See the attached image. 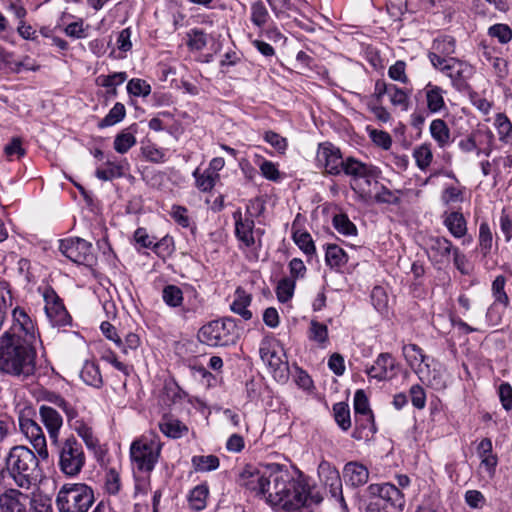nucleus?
Here are the masks:
<instances>
[{
    "label": "nucleus",
    "mask_w": 512,
    "mask_h": 512,
    "mask_svg": "<svg viewBox=\"0 0 512 512\" xmlns=\"http://www.w3.org/2000/svg\"><path fill=\"white\" fill-rule=\"evenodd\" d=\"M236 324L231 318L210 321L198 332V339L211 347H223L233 344L236 339Z\"/></svg>",
    "instance_id": "nucleus-7"
},
{
    "label": "nucleus",
    "mask_w": 512,
    "mask_h": 512,
    "mask_svg": "<svg viewBox=\"0 0 512 512\" xmlns=\"http://www.w3.org/2000/svg\"><path fill=\"white\" fill-rule=\"evenodd\" d=\"M51 445L56 450L59 470L67 477L78 476L86 463L82 444L74 436H69Z\"/></svg>",
    "instance_id": "nucleus-5"
},
{
    "label": "nucleus",
    "mask_w": 512,
    "mask_h": 512,
    "mask_svg": "<svg viewBox=\"0 0 512 512\" xmlns=\"http://www.w3.org/2000/svg\"><path fill=\"white\" fill-rule=\"evenodd\" d=\"M355 426L353 437L356 439L369 438L377 431L373 413L355 416Z\"/></svg>",
    "instance_id": "nucleus-24"
},
{
    "label": "nucleus",
    "mask_w": 512,
    "mask_h": 512,
    "mask_svg": "<svg viewBox=\"0 0 512 512\" xmlns=\"http://www.w3.org/2000/svg\"><path fill=\"white\" fill-rule=\"evenodd\" d=\"M317 161L324 167L325 173L332 176L342 174L345 159L340 149L329 142L319 144Z\"/></svg>",
    "instance_id": "nucleus-9"
},
{
    "label": "nucleus",
    "mask_w": 512,
    "mask_h": 512,
    "mask_svg": "<svg viewBox=\"0 0 512 512\" xmlns=\"http://www.w3.org/2000/svg\"><path fill=\"white\" fill-rule=\"evenodd\" d=\"M406 63L404 61H396L392 66L388 69L389 77L394 80L406 84L408 82V77L405 73Z\"/></svg>",
    "instance_id": "nucleus-56"
},
{
    "label": "nucleus",
    "mask_w": 512,
    "mask_h": 512,
    "mask_svg": "<svg viewBox=\"0 0 512 512\" xmlns=\"http://www.w3.org/2000/svg\"><path fill=\"white\" fill-rule=\"evenodd\" d=\"M209 494L208 485L202 483L194 487L189 494L190 507L195 511H201L206 507V500Z\"/></svg>",
    "instance_id": "nucleus-30"
},
{
    "label": "nucleus",
    "mask_w": 512,
    "mask_h": 512,
    "mask_svg": "<svg viewBox=\"0 0 512 512\" xmlns=\"http://www.w3.org/2000/svg\"><path fill=\"white\" fill-rule=\"evenodd\" d=\"M136 144V138L127 130H123L119 134L116 135L114 139V149L120 153H126L131 147Z\"/></svg>",
    "instance_id": "nucleus-43"
},
{
    "label": "nucleus",
    "mask_w": 512,
    "mask_h": 512,
    "mask_svg": "<svg viewBox=\"0 0 512 512\" xmlns=\"http://www.w3.org/2000/svg\"><path fill=\"white\" fill-rule=\"evenodd\" d=\"M491 37L497 38L501 44H506L512 39V29L507 24H495L488 29Z\"/></svg>",
    "instance_id": "nucleus-48"
},
{
    "label": "nucleus",
    "mask_w": 512,
    "mask_h": 512,
    "mask_svg": "<svg viewBox=\"0 0 512 512\" xmlns=\"http://www.w3.org/2000/svg\"><path fill=\"white\" fill-rule=\"evenodd\" d=\"M310 339L314 340L320 344L326 343L328 339V328L325 324L317 322L315 320L311 321L310 324Z\"/></svg>",
    "instance_id": "nucleus-55"
},
{
    "label": "nucleus",
    "mask_w": 512,
    "mask_h": 512,
    "mask_svg": "<svg viewBox=\"0 0 512 512\" xmlns=\"http://www.w3.org/2000/svg\"><path fill=\"white\" fill-rule=\"evenodd\" d=\"M126 115V109L125 106L117 102L115 105L110 109L108 114L98 123L99 128H106L109 126H113L120 121L124 119Z\"/></svg>",
    "instance_id": "nucleus-36"
},
{
    "label": "nucleus",
    "mask_w": 512,
    "mask_h": 512,
    "mask_svg": "<svg viewBox=\"0 0 512 512\" xmlns=\"http://www.w3.org/2000/svg\"><path fill=\"white\" fill-rule=\"evenodd\" d=\"M19 428L32 444L37 455L26 446H13L4 457V475L11 478L19 488L29 489L40 475L39 458L47 460L49 451L45 434L35 420L21 414Z\"/></svg>",
    "instance_id": "nucleus-2"
},
{
    "label": "nucleus",
    "mask_w": 512,
    "mask_h": 512,
    "mask_svg": "<svg viewBox=\"0 0 512 512\" xmlns=\"http://www.w3.org/2000/svg\"><path fill=\"white\" fill-rule=\"evenodd\" d=\"M353 404H354L355 416L372 414V410L370 409L368 398L363 390H357L355 392Z\"/></svg>",
    "instance_id": "nucleus-53"
},
{
    "label": "nucleus",
    "mask_w": 512,
    "mask_h": 512,
    "mask_svg": "<svg viewBox=\"0 0 512 512\" xmlns=\"http://www.w3.org/2000/svg\"><path fill=\"white\" fill-rule=\"evenodd\" d=\"M39 415L41 422L48 431L51 443L59 439V432L63 425V418L60 413L49 405L43 404L39 407Z\"/></svg>",
    "instance_id": "nucleus-14"
},
{
    "label": "nucleus",
    "mask_w": 512,
    "mask_h": 512,
    "mask_svg": "<svg viewBox=\"0 0 512 512\" xmlns=\"http://www.w3.org/2000/svg\"><path fill=\"white\" fill-rule=\"evenodd\" d=\"M23 64L13 59V54L3 49L0 50V68L8 69L12 72H20Z\"/></svg>",
    "instance_id": "nucleus-58"
},
{
    "label": "nucleus",
    "mask_w": 512,
    "mask_h": 512,
    "mask_svg": "<svg viewBox=\"0 0 512 512\" xmlns=\"http://www.w3.org/2000/svg\"><path fill=\"white\" fill-rule=\"evenodd\" d=\"M233 219L235 220V235L239 241H241L246 247H251L255 244V238L253 235L255 223L250 217H242L240 209L233 213Z\"/></svg>",
    "instance_id": "nucleus-16"
},
{
    "label": "nucleus",
    "mask_w": 512,
    "mask_h": 512,
    "mask_svg": "<svg viewBox=\"0 0 512 512\" xmlns=\"http://www.w3.org/2000/svg\"><path fill=\"white\" fill-rule=\"evenodd\" d=\"M81 379L89 386L100 388L103 385L102 375L95 362L86 361L80 371Z\"/></svg>",
    "instance_id": "nucleus-26"
},
{
    "label": "nucleus",
    "mask_w": 512,
    "mask_h": 512,
    "mask_svg": "<svg viewBox=\"0 0 512 512\" xmlns=\"http://www.w3.org/2000/svg\"><path fill=\"white\" fill-rule=\"evenodd\" d=\"M160 431L170 438H180L187 431L188 428L181 421L177 419H165L159 423Z\"/></svg>",
    "instance_id": "nucleus-31"
},
{
    "label": "nucleus",
    "mask_w": 512,
    "mask_h": 512,
    "mask_svg": "<svg viewBox=\"0 0 512 512\" xmlns=\"http://www.w3.org/2000/svg\"><path fill=\"white\" fill-rule=\"evenodd\" d=\"M506 278L503 275H498L492 283V293L495 298V303H501L508 306L509 298L504 290Z\"/></svg>",
    "instance_id": "nucleus-45"
},
{
    "label": "nucleus",
    "mask_w": 512,
    "mask_h": 512,
    "mask_svg": "<svg viewBox=\"0 0 512 512\" xmlns=\"http://www.w3.org/2000/svg\"><path fill=\"white\" fill-rule=\"evenodd\" d=\"M293 240L295 244L307 255L312 256L316 252L314 241L310 233L304 231H296L293 233Z\"/></svg>",
    "instance_id": "nucleus-41"
},
{
    "label": "nucleus",
    "mask_w": 512,
    "mask_h": 512,
    "mask_svg": "<svg viewBox=\"0 0 512 512\" xmlns=\"http://www.w3.org/2000/svg\"><path fill=\"white\" fill-rule=\"evenodd\" d=\"M94 502V491L85 483H65L55 499L58 512H88Z\"/></svg>",
    "instance_id": "nucleus-4"
},
{
    "label": "nucleus",
    "mask_w": 512,
    "mask_h": 512,
    "mask_svg": "<svg viewBox=\"0 0 512 512\" xmlns=\"http://www.w3.org/2000/svg\"><path fill=\"white\" fill-rule=\"evenodd\" d=\"M440 510L441 501L439 496L431 493L423 498L415 512H440Z\"/></svg>",
    "instance_id": "nucleus-50"
},
{
    "label": "nucleus",
    "mask_w": 512,
    "mask_h": 512,
    "mask_svg": "<svg viewBox=\"0 0 512 512\" xmlns=\"http://www.w3.org/2000/svg\"><path fill=\"white\" fill-rule=\"evenodd\" d=\"M161 443L155 437H141L130 446V459L133 469L149 474L154 469L161 453Z\"/></svg>",
    "instance_id": "nucleus-6"
},
{
    "label": "nucleus",
    "mask_w": 512,
    "mask_h": 512,
    "mask_svg": "<svg viewBox=\"0 0 512 512\" xmlns=\"http://www.w3.org/2000/svg\"><path fill=\"white\" fill-rule=\"evenodd\" d=\"M267 2L278 18L288 16L287 12L293 9V4L290 0H267Z\"/></svg>",
    "instance_id": "nucleus-59"
},
{
    "label": "nucleus",
    "mask_w": 512,
    "mask_h": 512,
    "mask_svg": "<svg viewBox=\"0 0 512 512\" xmlns=\"http://www.w3.org/2000/svg\"><path fill=\"white\" fill-rule=\"evenodd\" d=\"M188 46L194 50H202L207 45V34L199 29H193L189 34Z\"/></svg>",
    "instance_id": "nucleus-57"
},
{
    "label": "nucleus",
    "mask_w": 512,
    "mask_h": 512,
    "mask_svg": "<svg viewBox=\"0 0 512 512\" xmlns=\"http://www.w3.org/2000/svg\"><path fill=\"white\" fill-rule=\"evenodd\" d=\"M59 249L64 256L77 264L93 266L96 263L92 244L82 238L61 240Z\"/></svg>",
    "instance_id": "nucleus-8"
},
{
    "label": "nucleus",
    "mask_w": 512,
    "mask_h": 512,
    "mask_svg": "<svg viewBox=\"0 0 512 512\" xmlns=\"http://www.w3.org/2000/svg\"><path fill=\"white\" fill-rule=\"evenodd\" d=\"M334 228L345 236H354L357 234L355 224L344 213L336 214L332 220Z\"/></svg>",
    "instance_id": "nucleus-39"
},
{
    "label": "nucleus",
    "mask_w": 512,
    "mask_h": 512,
    "mask_svg": "<svg viewBox=\"0 0 512 512\" xmlns=\"http://www.w3.org/2000/svg\"><path fill=\"white\" fill-rule=\"evenodd\" d=\"M193 176L196 181V187L202 192L211 191L215 186L216 180L219 178V175L210 171V169L200 173L198 168L193 172Z\"/></svg>",
    "instance_id": "nucleus-32"
},
{
    "label": "nucleus",
    "mask_w": 512,
    "mask_h": 512,
    "mask_svg": "<svg viewBox=\"0 0 512 512\" xmlns=\"http://www.w3.org/2000/svg\"><path fill=\"white\" fill-rule=\"evenodd\" d=\"M411 402L417 409H423L426 404V394L419 385H413L410 389Z\"/></svg>",
    "instance_id": "nucleus-61"
},
{
    "label": "nucleus",
    "mask_w": 512,
    "mask_h": 512,
    "mask_svg": "<svg viewBox=\"0 0 512 512\" xmlns=\"http://www.w3.org/2000/svg\"><path fill=\"white\" fill-rule=\"evenodd\" d=\"M295 289V282L293 279L283 278L279 281L276 294L280 302L285 303L292 298Z\"/></svg>",
    "instance_id": "nucleus-46"
},
{
    "label": "nucleus",
    "mask_w": 512,
    "mask_h": 512,
    "mask_svg": "<svg viewBox=\"0 0 512 512\" xmlns=\"http://www.w3.org/2000/svg\"><path fill=\"white\" fill-rule=\"evenodd\" d=\"M330 492L333 497L338 498L342 508L347 509V504L342 494V484L339 473L336 469H330Z\"/></svg>",
    "instance_id": "nucleus-52"
},
{
    "label": "nucleus",
    "mask_w": 512,
    "mask_h": 512,
    "mask_svg": "<svg viewBox=\"0 0 512 512\" xmlns=\"http://www.w3.org/2000/svg\"><path fill=\"white\" fill-rule=\"evenodd\" d=\"M127 79L126 72H115L110 75H100L97 78V84L106 88L121 85Z\"/></svg>",
    "instance_id": "nucleus-54"
},
{
    "label": "nucleus",
    "mask_w": 512,
    "mask_h": 512,
    "mask_svg": "<svg viewBox=\"0 0 512 512\" xmlns=\"http://www.w3.org/2000/svg\"><path fill=\"white\" fill-rule=\"evenodd\" d=\"M325 260L330 267H341L347 263L345 251L336 244H329L326 248Z\"/></svg>",
    "instance_id": "nucleus-33"
},
{
    "label": "nucleus",
    "mask_w": 512,
    "mask_h": 512,
    "mask_svg": "<svg viewBox=\"0 0 512 512\" xmlns=\"http://www.w3.org/2000/svg\"><path fill=\"white\" fill-rule=\"evenodd\" d=\"M500 229L505 235L506 241H510L512 238V217L507 213L505 209L502 210L500 215Z\"/></svg>",
    "instance_id": "nucleus-64"
},
{
    "label": "nucleus",
    "mask_w": 512,
    "mask_h": 512,
    "mask_svg": "<svg viewBox=\"0 0 512 512\" xmlns=\"http://www.w3.org/2000/svg\"><path fill=\"white\" fill-rule=\"evenodd\" d=\"M45 312L54 327H64L71 323V317L68 314L62 300L51 288L44 293Z\"/></svg>",
    "instance_id": "nucleus-10"
},
{
    "label": "nucleus",
    "mask_w": 512,
    "mask_h": 512,
    "mask_svg": "<svg viewBox=\"0 0 512 512\" xmlns=\"http://www.w3.org/2000/svg\"><path fill=\"white\" fill-rule=\"evenodd\" d=\"M21 497H24V495L17 489H4L0 493L1 512H26L25 505L20 501Z\"/></svg>",
    "instance_id": "nucleus-21"
},
{
    "label": "nucleus",
    "mask_w": 512,
    "mask_h": 512,
    "mask_svg": "<svg viewBox=\"0 0 512 512\" xmlns=\"http://www.w3.org/2000/svg\"><path fill=\"white\" fill-rule=\"evenodd\" d=\"M413 156L418 168L422 171L428 168L433 159L432 151L428 145H421L416 148L413 152Z\"/></svg>",
    "instance_id": "nucleus-44"
},
{
    "label": "nucleus",
    "mask_w": 512,
    "mask_h": 512,
    "mask_svg": "<svg viewBox=\"0 0 512 512\" xmlns=\"http://www.w3.org/2000/svg\"><path fill=\"white\" fill-rule=\"evenodd\" d=\"M495 126L499 139L506 144H512V123L503 113H498L495 118Z\"/></svg>",
    "instance_id": "nucleus-34"
},
{
    "label": "nucleus",
    "mask_w": 512,
    "mask_h": 512,
    "mask_svg": "<svg viewBox=\"0 0 512 512\" xmlns=\"http://www.w3.org/2000/svg\"><path fill=\"white\" fill-rule=\"evenodd\" d=\"M368 492L384 500L389 506L402 511L405 507V497L401 490L392 483L371 484Z\"/></svg>",
    "instance_id": "nucleus-12"
},
{
    "label": "nucleus",
    "mask_w": 512,
    "mask_h": 512,
    "mask_svg": "<svg viewBox=\"0 0 512 512\" xmlns=\"http://www.w3.org/2000/svg\"><path fill=\"white\" fill-rule=\"evenodd\" d=\"M267 481V475L261 474L259 471L248 467L244 469L238 478V484L251 491L258 492L263 495Z\"/></svg>",
    "instance_id": "nucleus-19"
},
{
    "label": "nucleus",
    "mask_w": 512,
    "mask_h": 512,
    "mask_svg": "<svg viewBox=\"0 0 512 512\" xmlns=\"http://www.w3.org/2000/svg\"><path fill=\"white\" fill-rule=\"evenodd\" d=\"M252 302V295L248 293L244 288L237 287L234 292V299L230 304V309L240 315L244 320H250L252 318V312L248 309Z\"/></svg>",
    "instance_id": "nucleus-23"
},
{
    "label": "nucleus",
    "mask_w": 512,
    "mask_h": 512,
    "mask_svg": "<svg viewBox=\"0 0 512 512\" xmlns=\"http://www.w3.org/2000/svg\"><path fill=\"white\" fill-rule=\"evenodd\" d=\"M12 318V325L0 337V372L26 381L37 371L35 325L20 307L13 310Z\"/></svg>",
    "instance_id": "nucleus-1"
},
{
    "label": "nucleus",
    "mask_w": 512,
    "mask_h": 512,
    "mask_svg": "<svg viewBox=\"0 0 512 512\" xmlns=\"http://www.w3.org/2000/svg\"><path fill=\"white\" fill-rule=\"evenodd\" d=\"M263 495L271 506L288 512H313L312 505L322 501L318 494H311L304 480L295 478L279 465L269 471Z\"/></svg>",
    "instance_id": "nucleus-3"
},
{
    "label": "nucleus",
    "mask_w": 512,
    "mask_h": 512,
    "mask_svg": "<svg viewBox=\"0 0 512 512\" xmlns=\"http://www.w3.org/2000/svg\"><path fill=\"white\" fill-rule=\"evenodd\" d=\"M219 464V458L215 455H197L192 457V465L196 471H213L219 467Z\"/></svg>",
    "instance_id": "nucleus-35"
},
{
    "label": "nucleus",
    "mask_w": 512,
    "mask_h": 512,
    "mask_svg": "<svg viewBox=\"0 0 512 512\" xmlns=\"http://www.w3.org/2000/svg\"><path fill=\"white\" fill-rule=\"evenodd\" d=\"M388 97L392 105L400 107L403 111L408 109L409 95L404 89L397 87L395 84H390Z\"/></svg>",
    "instance_id": "nucleus-40"
},
{
    "label": "nucleus",
    "mask_w": 512,
    "mask_h": 512,
    "mask_svg": "<svg viewBox=\"0 0 512 512\" xmlns=\"http://www.w3.org/2000/svg\"><path fill=\"white\" fill-rule=\"evenodd\" d=\"M342 173L351 177L353 180L370 179L376 175L374 166L363 163L354 157L345 158Z\"/></svg>",
    "instance_id": "nucleus-17"
},
{
    "label": "nucleus",
    "mask_w": 512,
    "mask_h": 512,
    "mask_svg": "<svg viewBox=\"0 0 512 512\" xmlns=\"http://www.w3.org/2000/svg\"><path fill=\"white\" fill-rule=\"evenodd\" d=\"M443 224L455 238H462L467 234V221L459 211L445 212Z\"/></svg>",
    "instance_id": "nucleus-22"
},
{
    "label": "nucleus",
    "mask_w": 512,
    "mask_h": 512,
    "mask_svg": "<svg viewBox=\"0 0 512 512\" xmlns=\"http://www.w3.org/2000/svg\"><path fill=\"white\" fill-rule=\"evenodd\" d=\"M400 191L393 192L386 186L382 185L380 190L375 194L374 200L377 203L398 205L401 202Z\"/></svg>",
    "instance_id": "nucleus-51"
},
{
    "label": "nucleus",
    "mask_w": 512,
    "mask_h": 512,
    "mask_svg": "<svg viewBox=\"0 0 512 512\" xmlns=\"http://www.w3.org/2000/svg\"><path fill=\"white\" fill-rule=\"evenodd\" d=\"M429 257L436 263H444L449 260L451 253H454L456 247L446 237L431 236L427 240Z\"/></svg>",
    "instance_id": "nucleus-15"
},
{
    "label": "nucleus",
    "mask_w": 512,
    "mask_h": 512,
    "mask_svg": "<svg viewBox=\"0 0 512 512\" xmlns=\"http://www.w3.org/2000/svg\"><path fill=\"white\" fill-rule=\"evenodd\" d=\"M127 91L136 97H146L151 93V86L145 80L134 78L128 82Z\"/></svg>",
    "instance_id": "nucleus-47"
},
{
    "label": "nucleus",
    "mask_w": 512,
    "mask_h": 512,
    "mask_svg": "<svg viewBox=\"0 0 512 512\" xmlns=\"http://www.w3.org/2000/svg\"><path fill=\"white\" fill-rule=\"evenodd\" d=\"M448 62L450 65L444 67V74L451 79L452 85L458 91H464L468 89L469 85L467 80L473 74V67L463 61L456 58H449Z\"/></svg>",
    "instance_id": "nucleus-11"
},
{
    "label": "nucleus",
    "mask_w": 512,
    "mask_h": 512,
    "mask_svg": "<svg viewBox=\"0 0 512 512\" xmlns=\"http://www.w3.org/2000/svg\"><path fill=\"white\" fill-rule=\"evenodd\" d=\"M429 130L432 138L436 141L440 148H444L450 144V129L444 120H433L430 124Z\"/></svg>",
    "instance_id": "nucleus-25"
},
{
    "label": "nucleus",
    "mask_w": 512,
    "mask_h": 512,
    "mask_svg": "<svg viewBox=\"0 0 512 512\" xmlns=\"http://www.w3.org/2000/svg\"><path fill=\"white\" fill-rule=\"evenodd\" d=\"M162 300L170 308H180L184 302L182 289L174 284H168L162 289Z\"/></svg>",
    "instance_id": "nucleus-29"
},
{
    "label": "nucleus",
    "mask_w": 512,
    "mask_h": 512,
    "mask_svg": "<svg viewBox=\"0 0 512 512\" xmlns=\"http://www.w3.org/2000/svg\"><path fill=\"white\" fill-rule=\"evenodd\" d=\"M499 398L505 410L512 409V386L509 383H502L499 386Z\"/></svg>",
    "instance_id": "nucleus-62"
},
{
    "label": "nucleus",
    "mask_w": 512,
    "mask_h": 512,
    "mask_svg": "<svg viewBox=\"0 0 512 512\" xmlns=\"http://www.w3.org/2000/svg\"><path fill=\"white\" fill-rule=\"evenodd\" d=\"M187 209L183 206L174 205L172 207V218L182 227L186 228L190 225V219L187 215Z\"/></svg>",
    "instance_id": "nucleus-63"
},
{
    "label": "nucleus",
    "mask_w": 512,
    "mask_h": 512,
    "mask_svg": "<svg viewBox=\"0 0 512 512\" xmlns=\"http://www.w3.org/2000/svg\"><path fill=\"white\" fill-rule=\"evenodd\" d=\"M396 360L390 353H380L374 364L366 369L369 377L378 381L392 379L396 375Z\"/></svg>",
    "instance_id": "nucleus-13"
},
{
    "label": "nucleus",
    "mask_w": 512,
    "mask_h": 512,
    "mask_svg": "<svg viewBox=\"0 0 512 512\" xmlns=\"http://www.w3.org/2000/svg\"><path fill=\"white\" fill-rule=\"evenodd\" d=\"M264 139L279 152H284L287 148L286 138L280 136L276 132L267 131L264 135Z\"/></svg>",
    "instance_id": "nucleus-60"
},
{
    "label": "nucleus",
    "mask_w": 512,
    "mask_h": 512,
    "mask_svg": "<svg viewBox=\"0 0 512 512\" xmlns=\"http://www.w3.org/2000/svg\"><path fill=\"white\" fill-rule=\"evenodd\" d=\"M344 479L354 488L365 485L369 479V471L366 466L358 462H348L343 469Z\"/></svg>",
    "instance_id": "nucleus-20"
},
{
    "label": "nucleus",
    "mask_w": 512,
    "mask_h": 512,
    "mask_svg": "<svg viewBox=\"0 0 512 512\" xmlns=\"http://www.w3.org/2000/svg\"><path fill=\"white\" fill-rule=\"evenodd\" d=\"M427 108L431 113H437L445 106L443 90L439 86L428 84L425 88Z\"/></svg>",
    "instance_id": "nucleus-27"
},
{
    "label": "nucleus",
    "mask_w": 512,
    "mask_h": 512,
    "mask_svg": "<svg viewBox=\"0 0 512 512\" xmlns=\"http://www.w3.org/2000/svg\"><path fill=\"white\" fill-rule=\"evenodd\" d=\"M260 356L274 374V378L285 380L288 374V364L283 361L282 356L270 348H260Z\"/></svg>",
    "instance_id": "nucleus-18"
},
{
    "label": "nucleus",
    "mask_w": 512,
    "mask_h": 512,
    "mask_svg": "<svg viewBox=\"0 0 512 512\" xmlns=\"http://www.w3.org/2000/svg\"><path fill=\"white\" fill-rule=\"evenodd\" d=\"M402 350L405 358L411 366L415 363H423L427 359L423 350L416 344L404 345Z\"/></svg>",
    "instance_id": "nucleus-49"
},
{
    "label": "nucleus",
    "mask_w": 512,
    "mask_h": 512,
    "mask_svg": "<svg viewBox=\"0 0 512 512\" xmlns=\"http://www.w3.org/2000/svg\"><path fill=\"white\" fill-rule=\"evenodd\" d=\"M479 248L483 256L490 253L493 243V236L491 229L487 222H482L479 226Z\"/></svg>",
    "instance_id": "nucleus-42"
},
{
    "label": "nucleus",
    "mask_w": 512,
    "mask_h": 512,
    "mask_svg": "<svg viewBox=\"0 0 512 512\" xmlns=\"http://www.w3.org/2000/svg\"><path fill=\"white\" fill-rule=\"evenodd\" d=\"M251 22L258 28H263L268 22L270 15L262 1H255L251 4Z\"/></svg>",
    "instance_id": "nucleus-38"
},
{
    "label": "nucleus",
    "mask_w": 512,
    "mask_h": 512,
    "mask_svg": "<svg viewBox=\"0 0 512 512\" xmlns=\"http://www.w3.org/2000/svg\"><path fill=\"white\" fill-rule=\"evenodd\" d=\"M106 165V169L98 168L95 172L96 177L102 181H110L124 176L125 167L128 166L125 161L116 163L110 160L106 162Z\"/></svg>",
    "instance_id": "nucleus-28"
},
{
    "label": "nucleus",
    "mask_w": 512,
    "mask_h": 512,
    "mask_svg": "<svg viewBox=\"0 0 512 512\" xmlns=\"http://www.w3.org/2000/svg\"><path fill=\"white\" fill-rule=\"evenodd\" d=\"M334 419L338 426L347 431L351 427L350 409L347 403L338 402L333 405Z\"/></svg>",
    "instance_id": "nucleus-37"
}]
</instances>
